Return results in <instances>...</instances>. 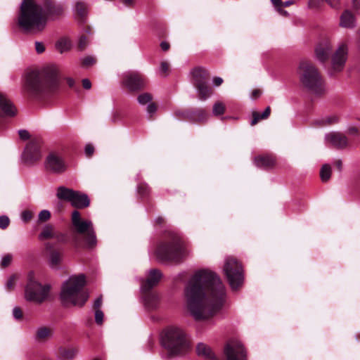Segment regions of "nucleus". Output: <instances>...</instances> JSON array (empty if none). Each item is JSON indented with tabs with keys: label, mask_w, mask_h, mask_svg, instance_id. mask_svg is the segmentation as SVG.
<instances>
[{
	"label": "nucleus",
	"mask_w": 360,
	"mask_h": 360,
	"mask_svg": "<svg viewBox=\"0 0 360 360\" xmlns=\"http://www.w3.org/2000/svg\"><path fill=\"white\" fill-rule=\"evenodd\" d=\"M88 45L87 37L84 35H82L79 39L78 48L80 51H83L86 49Z\"/></svg>",
	"instance_id": "ea45409f"
},
{
	"label": "nucleus",
	"mask_w": 360,
	"mask_h": 360,
	"mask_svg": "<svg viewBox=\"0 0 360 360\" xmlns=\"http://www.w3.org/2000/svg\"><path fill=\"white\" fill-rule=\"evenodd\" d=\"M35 49L37 53H42L45 51V46L41 42L36 41Z\"/></svg>",
	"instance_id": "de8ad7c7"
},
{
	"label": "nucleus",
	"mask_w": 360,
	"mask_h": 360,
	"mask_svg": "<svg viewBox=\"0 0 360 360\" xmlns=\"http://www.w3.org/2000/svg\"><path fill=\"white\" fill-rule=\"evenodd\" d=\"M53 245L50 243L45 244L46 250L49 252L48 262L49 266L52 269H58L62 261V255L60 252L53 250Z\"/></svg>",
	"instance_id": "412c9836"
},
{
	"label": "nucleus",
	"mask_w": 360,
	"mask_h": 360,
	"mask_svg": "<svg viewBox=\"0 0 360 360\" xmlns=\"http://www.w3.org/2000/svg\"><path fill=\"white\" fill-rule=\"evenodd\" d=\"M10 224L9 218L6 215L0 217V229H5L8 227Z\"/></svg>",
	"instance_id": "a19ab883"
},
{
	"label": "nucleus",
	"mask_w": 360,
	"mask_h": 360,
	"mask_svg": "<svg viewBox=\"0 0 360 360\" xmlns=\"http://www.w3.org/2000/svg\"><path fill=\"white\" fill-rule=\"evenodd\" d=\"M223 271L233 290H237L243 284V271L241 264L237 259L227 257L225 259Z\"/></svg>",
	"instance_id": "9d476101"
},
{
	"label": "nucleus",
	"mask_w": 360,
	"mask_h": 360,
	"mask_svg": "<svg viewBox=\"0 0 360 360\" xmlns=\"http://www.w3.org/2000/svg\"><path fill=\"white\" fill-rule=\"evenodd\" d=\"M13 315L15 319H20L22 316V311L18 307H15L13 309Z\"/></svg>",
	"instance_id": "a18cd8bd"
},
{
	"label": "nucleus",
	"mask_w": 360,
	"mask_h": 360,
	"mask_svg": "<svg viewBox=\"0 0 360 360\" xmlns=\"http://www.w3.org/2000/svg\"><path fill=\"white\" fill-rule=\"evenodd\" d=\"M338 122L339 117L335 115H331L316 120L315 124L323 127L337 124Z\"/></svg>",
	"instance_id": "c756f323"
},
{
	"label": "nucleus",
	"mask_w": 360,
	"mask_h": 360,
	"mask_svg": "<svg viewBox=\"0 0 360 360\" xmlns=\"http://www.w3.org/2000/svg\"><path fill=\"white\" fill-rule=\"evenodd\" d=\"M84 152L87 156H91L94 152V148L93 146L90 144L86 145L85 146Z\"/></svg>",
	"instance_id": "603ef678"
},
{
	"label": "nucleus",
	"mask_w": 360,
	"mask_h": 360,
	"mask_svg": "<svg viewBox=\"0 0 360 360\" xmlns=\"http://www.w3.org/2000/svg\"><path fill=\"white\" fill-rule=\"evenodd\" d=\"M157 110V107L154 103H150L147 106V112L150 115V116L153 115Z\"/></svg>",
	"instance_id": "8fccbe9b"
},
{
	"label": "nucleus",
	"mask_w": 360,
	"mask_h": 360,
	"mask_svg": "<svg viewBox=\"0 0 360 360\" xmlns=\"http://www.w3.org/2000/svg\"><path fill=\"white\" fill-rule=\"evenodd\" d=\"M332 7L335 8L338 6L339 0H326Z\"/></svg>",
	"instance_id": "0e129e2a"
},
{
	"label": "nucleus",
	"mask_w": 360,
	"mask_h": 360,
	"mask_svg": "<svg viewBox=\"0 0 360 360\" xmlns=\"http://www.w3.org/2000/svg\"><path fill=\"white\" fill-rule=\"evenodd\" d=\"M41 153V142L38 139L32 140L26 146L23 158L27 163H33L40 160Z\"/></svg>",
	"instance_id": "dca6fc26"
},
{
	"label": "nucleus",
	"mask_w": 360,
	"mask_h": 360,
	"mask_svg": "<svg viewBox=\"0 0 360 360\" xmlns=\"http://www.w3.org/2000/svg\"><path fill=\"white\" fill-rule=\"evenodd\" d=\"M124 84L130 91H138L146 86V79L138 72H127L124 75Z\"/></svg>",
	"instance_id": "2eb2a0df"
},
{
	"label": "nucleus",
	"mask_w": 360,
	"mask_h": 360,
	"mask_svg": "<svg viewBox=\"0 0 360 360\" xmlns=\"http://www.w3.org/2000/svg\"><path fill=\"white\" fill-rule=\"evenodd\" d=\"M155 254L161 262H180L190 255V250L178 233L169 231L159 243Z\"/></svg>",
	"instance_id": "7ed1b4c3"
},
{
	"label": "nucleus",
	"mask_w": 360,
	"mask_h": 360,
	"mask_svg": "<svg viewBox=\"0 0 360 360\" xmlns=\"http://www.w3.org/2000/svg\"><path fill=\"white\" fill-rule=\"evenodd\" d=\"M49 291V285L40 283L33 272L28 274L27 284L25 289V298L27 301L40 304L48 299Z\"/></svg>",
	"instance_id": "6e6552de"
},
{
	"label": "nucleus",
	"mask_w": 360,
	"mask_h": 360,
	"mask_svg": "<svg viewBox=\"0 0 360 360\" xmlns=\"http://www.w3.org/2000/svg\"><path fill=\"white\" fill-rule=\"evenodd\" d=\"M82 85H83V87L86 89H89L91 87V82L88 79H84L82 80Z\"/></svg>",
	"instance_id": "4d7b16f0"
},
{
	"label": "nucleus",
	"mask_w": 360,
	"mask_h": 360,
	"mask_svg": "<svg viewBox=\"0 0 360 360\" xmlns=\"http://www.w3.org/2000/svg\"><path fill=\"white\" fill-rule=\"evenodd\" d=\"M78 354V349L76 348H63L59 349V359L60 360H73Z\"/></svg>",
	"instance_id": "c85d7f7f"
},
{
	"label": "nucleus",
	"mask_w": 360,
	"mask_h": 360,
	"mask_svg": "<svg viewBox=\"0 0 360 360\" xmlns=\"http://www.w3.org/2000/svg\"><path fill=\"white\" fill-rule=\"evenodd\" d=\"M57 50L60 53H63L65 51H68L71 48V42L67 38H63L60 39L56 44Z\"/></svg>",
	"instance_id": "7c9ffc66"
},
{
	"label": "nucleus",
	"mask_w": 360,
	"mask_h": 360,
	"mask_svg": "<svg viewBox=\"0 0 360 360\" xmlns=\"http://www.w3.org/2000/svg\"><path fill=\"white\" fill-rule=\"evenodd\" d=\"M353 6L356 9L360 8V0H353Z\"/></svg>",
	"instance_id": "69168bd1"
},
{
	"label": "nucleus",
	"mask_w": 360,
	"mask_h": 360,
	"mask_svg": "<svg viewBox=\"0 0 360 360\" xmlns=\"http://www.w3.org/2000/svg\"><path fill=\"white\" fill-rule=\"evenodd\" d=\"M271 3L273 4V5L276 7V8H278V11L282 12L283 14L286 15L287 14V12L286 11H283L281 9V4H282V1L281 0H271Z\"/></svg>",
	"instance_id": "3c124183"
},
{
	"label": "nucleus",
	"mask_w": 360,
	"mask_h": 360,
	"mask_svg": "<svg viewBox=\"0 0 360 360\" xmlns=\"http://www.w3.org/2000/svg\"><path fill=\"white\" fill-rule=\"evenodd\" d=\"M255 163L257 167L269 169L275 164V159L270 155L258 156L255 158Z\"/></svg>",
	"instance_id": "a878e982"
},
{
	"label": "nucleus",
	"mask_w": 360,
	"mask_h": 360,
	"mask_svg": "<svg viewBox=\"0 0 360 360\" xmlns=\"http://www.w3.org/2000/svg\"><path fill=\"white\" fill-rule=\"evenodd\" d=\"M271 113V108L269 106L266 107L264 111L261 114L262 119H266Z\"/></svg>",
	"instance_id": "5fc2aeb1"
},
{
	"label": "nucleus",
	"mask_w": 360,
	"mask_h": 360,
	"mask_svg": "<svg viewBox=\"0 0 360 360\" xmlns=\"http://www.w3.org/2000/svg\"><path fill=\"white\" fill-rule=\"evenodd\" d=\"M103 320V313L101 309H96L95 311V321L98 324H101Z\"/></svg>",
	"instance_id": "79ce46f5"
},
{
	"label": "nucleus",
	"mask_w": 360,
	"mask_h": 360,
	"mask_svg": "<svg viewBox=\"0 0 360 360\" xmlns=\"http://www.w3.org/2000/svg\"><path fill=\"white\" fill-rule=\"evenodd\" d=\"M162 278L161 272L158 269H151L148 272V278L141 284V289L146 292L144 295V302L147 307L154 308L158 302V295L148 292L152 288L156 285Z\"/></svg>",
	"instance_id": "f8f14e48"
},
{
	"label": "nucleus",
	"mask_w": 360,
	"mask_h": 360,
	"mask_svg": "<svg viewBox=\"0 0 360 360\" xmlns=\"http://www.w3.org/2000/svg\"><path fill=\"white\" fill-rule=\"evenodd\" d=\"M77 13L83 17L86 13V6L84 2L78 1L75 6Z\"/></svg>",
	"instance_id": "72a5a7b5"
},
{
	"label": "nucleus",
	"mask_w": 360,
	"mask_h": 360,
	"mask_svg": "<svg viewBox=\"0 0 360 360\" xmlns=\"http://www.w3.org/2000/svg\"><path fill=\"white\" fill-rule=\"evenodd\" d=\"M101 305H102V297L101 296L95 300L94 304V307L96 310L99 309V308L101 307Z\"/></svg>",
	"instance_id": "864d4df0"
},
{
	"label": "nucleus",
	"mask_w": 360,
	"mask_h": 360,
	"mask_svg": "<svg viewBox=\"0 0 360 360\" xmlns=\"http://www.w3.org/2000/svg\"><path fill=\"white\" fill-rule=\"evenodd\" d=\"M227 360H246V353L240 342L231 340L224 348Z\"/></svg>",
	"instance_id": "4468645a"
},
{
	"label": "nucleus",
	"mask_w": 360,
	"mask_h": 360,
	"mask_svg": "<svg viewBox=\"0 0 360 360\" xmlns=\"http://www.w3.org/2000/svg\"><path fill=\"white\" fill-rule=\"evenodd\" d=\"M57 84V75L54 71L32 70L27 73L25 89L32 97H39L52 91Z\"/></svg>",
	"instance_id": "20e7f679"
},
{
	"label": "nucleus",
	"mask_w": 360,
	"mask_h": 360,
	"mask_svg": "<svg viewBox=\"0 0 360 360\" xmlns=\"http://www.w3.org/2000/svg\"><path fill=\"white\" fill-rule=\"evenodd\" d=\"M185 297L190 315L195 321H204L214 316L222 307L225 287L216 273L202 269L196 271L190 279Z\"/></svg>",
	"instance_id": "f257e3e1"
},
{
	"label": "nucleus",
	"mask_w": 360,
	"mask_h": 360,
	"mask_svg": "<svg viewBox=\"0 0 360 360\" xmlns=\"http://www.w3.org/2000/svg\"><path fill=\"white\" fill-rule=\"evenodd\" d=\"M196 352L199 356L204 357L207 360H215V356L212 350L208 345L204 343L200 342L198 344Z\"/></svg>",
	"instance_id": "bb28decb"
},
{
	"label": "nucleus",
	"mask_w": 360,
	"mask_h": 360,
	"mask_svg": "<svg viewBox=\"0 0 360 360\" xmlns=\"http://www.w3.org/2000/svg\"><path fill=\"white\" fill-rule=\"evenodd\" d=\"M56 196L59 200L70 202L76 208L87 207L90 204L89 198L86 194L65 186L57 188Z\"/></svg>",
	"instance_id": "9b49d317"
},
{
	"label": "nucleus",
	"mask_w": 360,
	"mask_h": 360,
	"mask_svg": "<svg viewBox=\"0 0 360 360\" xmlns=\"http://www.w3.org/2000/svg\"><path fill=\"white\" fill-rule=\"evenodd\" d=\"M169 70V65L167 62H162L160 67V72L162 75H166Z\"/></svg>",
	"instance_id": "09e8293b"
},
{
	"label": "nucleus",
	"mask_w": 360,
	"mask_h": 360,
	"mask_svg": "<svg viewBox=\"0 0 360 360\" xmlns=\"http://www.w3.org/2000/svg\"><path fill=\"white\" fill-rule=\"evenodd\" d=\"M222 83H223V79H222V78H221V77H214V79H213V84H214V86H220Z\"/></svg>",
	"instance_id": "6e6d98bb"
},
{
	"label": "nucleus",
	"mask_w": 360,
	"mask_h": 360,
	"mask_svg": "<svg viewBox=\"0 0 360 360\" xmlns=\"http://www.w3.org/2000/svg\"><path fill=\"white\" fill-rule=\"evenodd\" d=\"M331 175V167L328 164H325L322 166L320 171V176L321 181L323 182L327 181Z\"/></svg>",
	"instance_id": "2f4dec72"
},
{
	"label": "nucleus",
	"mask_w": 360,
	"mask_h": 360,
	"mask_svg": "<svg viewBox=\"0 0 360 360\" xmlns=\"http://www.w3.org/2000/svg\"><path fill=\"white\" fill-rule=\"evenodd\" d=\"M347 45L345 43L340 44L332 58V63L335 70H341L342 69L347 58Z\"/></svg>",
	"instance_id": "a211bd4d"
},
{
	"label": "nucleus",
	"mask_w": 360,
	"mask_h": 360,
	"mask_svg": "<svg viewBox=\"0 0 360 360\" xmlns=\"http://www.w3.org/2000/svg\"><path fill=\"white\" fill-rule=\"evenodd\" d=\"M122 2L127 6H131L134 4V0H122Z\"/></svg>",
	"instance_id": "774afa93"
},
{
	"label": "nucleus",
	"mask_w": 360,
	"mask_h": 360,
	"mask_svg": "<svg viewBox=\"0 0 360 360\" xmlns=\"http://www.w3.org/2000/svg\"><path fill=\"white\" fill-rule=\"evenodd\" d=\"M96 59L91 56L84 57L82 60V65L85 67H89L94 65L96 63Z\"/></svg>",
	"instance_id": "58836bf2"
},
{
	"label": "nucleus",
	"mask_w": 360,
	"mask_h": 360,
	"mask_svg": "<svg viewBox=\"0 0 360 360\" xmlns=\"http://www.w3.org/2000/svg\"><path fill=\"white\" fill-rule=\"evenodd\" d=\"M348 133L351 135L356 136L358 134L359 131L356 127H349L348 129Z\"/></svg>",
	"instance_id": "13d9d810"
},
{
	"label": "nucleus",
	"mask_w": 360,
	"mask_h": 360,
	"mask_svg": "<svg viewBox=\"0 0 360 360\" xmlns=\"http://www.w3.org/2000/svg\"><path fill=\"white\" fill-rule=\"evenodd\" d=\"M331 49L330 45L328 43L320 44L315 51L316 58L321 62H324L328 58Z\"/></svg>",
	"instance_id": "b1692460"
},
{
	"label": "nucleus",
	"mask_w": 360,
	"mask_h": 360,
	"mask_svg": "<svg viewBox=\"0 0 360 360\" xmlns=\"http://www.w3.org/2000/svg\"><path fill=\"white\" fill-rule=\"evenodd\" d=\"M19 136L22 140H27L30 138L29 132L25 129H20L18 131Z\"/></svg>",
	"instance_id": "49530a36"
},
{
	"label": "nucleus",
	"mask_w": 360,
	"mask_h": 360,
	"mask_svg": "<svg viewBox=\"0 0 360 360\" xmlns=\"http://www.w3.org/2000/svg\"><path fill=\"white\" fill-rule=\"evenodd\" d=\"M53 330L51 328L47 326H41L36 330L35 340L37 341L45 342L51 338Z\"/></svg>",
	"instance_id": "393cba45"
},
{
	"label": "nucleus",
	"mask_w": 360,
	"mask_h": 360,
	"mask_svg": "<svg viewBox=\"0 0 360 360\" xmlns=\"http://www.w3.org/2000/svg\"><path fill=\"white\" fill-rule=\"evenodd\" d=\"M51 218V212L47 210H41L38 215L39 222H44Z\"/></svg>",
	"instance_id": "f704fd0d"
},
{
	"label": "nucleus",
	"mask_w": 360,
	"mask_h": 360,
	"mask_svg": "<svg viewBox=\"0 0 360 360\" xmlns=\"http://www.w3.org/2000/svg\"><path fill=\"white\" fill-rule=\"evenodd\" d=\"M71 221L75 232L83 236L86 246L94 248L97 240L91 221L83 219L77 210L72 212Z\"/></svg>",
	"instance_id": "1a4fd4ad"
},
{
	"label": "nucleus",
	"mask_w": 360,
	"mask_h": 360,
	"mask_svg": "<svg viewBox=\"0 0 360 360\" xmlns=\"http://www.w3.org/2000/svg\"><path fill=\"white\" fill-rule=\"evenodd\" d=\"M297 75L302 85L311 94L321 96L325 93V83L319 70L309 61L300 62Z\"/></svg>",
	"instance_id": "423d86ee"
},
{
	"label": "nucleus",
	"mask_w": 360,
	"mask_h": 360,
	"mask_svg": "<svg viewBox=\"0 0 360 360\" xmlns=\"http://www.w3.org/2000/svg\"><path fill=\"white\" fill-rule=\"evenodd\" d=\"M192 75L194 79V86L197 89L200 99H207L212 95V91L207 84V72L205 70L202 68H194L192 70Z\"/></svg>",
	"instance_id": "ddd939ff"
},
{
	"label": "nucleus",
	"mask_w": 360,
	"mask_h": 360,
	"mask_svg": "<svg viewBox=\"0 0 360 360\" xmlns=\"http://www.w3.org/2000/svg\"><path fill=\"white\" fill-rule=\"evenodd\" d=\"M152 100V96L150 94L144 93L138 96V102L141 105H145Z\"/></svg>",
	"instance_id": "c9c22d12"
},
{
	"label": "nucleus",
	"mask_w": 360,
	"mask_h": 360,
	"mask_svg": "<svg viewBox=\"0 0 360 360\" xmlns=\"http://www.w3.org/2000/svg\"><path fill=\"white\" fill-rule=\"evenodd\" d=\"M58 238H54L55 239H56L58 242H60V243H64L65 241V236L64 234L63 233H58Z\"/></svg>",
	"instance_id": "680f3d73"
},
{
	"label": "nucleus",
	"mask_w": 360,
	"mask_h": 360,
	"mask_svg": "<svg viewBox=\"0 0 360 360\" xmlns=\"http://www.w3.org/2000/svg\"><path fill=\"white\" fill-rule=\"evenodd\" d=\"M162 345L172 354H179L190 349V342L184 331L176 326L166 329L162 337Z\"/></svg>",
	"instance_id": "0eeeda50"
},
{
	"label": "nucleus",
	"mask_w": 360,
	"mask_h": 360,
	"mask_svg": "<svg viewBox=\"0 0 360 360\" xmlns=\"http://www.w3.org/2000/svg\"><path fill=\"white\" fill-rule=\"evenodd\" d=\"M160 47L162 51H167L169 49V44L166 41H162L160 44Z\"/></svg>",
	"instance_id": "052dcab7"
},
{
	"label": "nucleus",
	"mask_w": 360,
	"mask_h": 360,
	"mask_svg": "<svg viewBox=\"0 0 360 360\" xmlns=\"http://www.w3.org/2000/svg\"><path fill=\"white\" fill-rule=\"evenodd\" d=\"M83 274L70 276L62 285L60 299L64 304L82 307L89 298L87 292L83 290L85 285Z\"/></svg>",
	"instance_id": "39448f33"
},
{
	"label": "nucleus",
	"mask_w": 360,
	"mask_h": 360,
	"mask_svg": "<svg viewBox=\"0 0 360 360\" xmlns=\"http://www.w3.org/2000/svg\"><path fill=\"white\" fill-rule=\"evenodd\" d=\"M67 82H68V84L70 86V87H72L74 86V84H75V81L72 78H68L67 79Z\"/></svg>",
	"instance_id": "338daca9"
},
{
	"label": "nucleus",
	"mask_w": 360,
	"mask_h": 360,
	"mask_svg": "<svg viewBox=\"0 0 360 360\" xmlns=\"http://www.w3.org/2000/svg\"><path fill=\"white\" fill-rule=\"evenodd\" d=\"M18 279V276L15 274L12 275L6 283V288L8 290H12L14 288L15 283Z\"/></svg>",
	"instance_id": "4c0bfd02"
},
{
	"label": "nucleus",
	"mask_w": 360,
	"mask_h": 360,
	"mask_svg": "<svg viewBox=\"0 0 360 360\" xmlns=\"http://www.w3.org/2000/svg\"><path fill=\"white\" fill-rule=\"evenodd\" d=\"M58 13L51 2L41 5L36 0H22L17 24L25 32L38 33L45 28L48 20Z\"/></svg>",
	"instance_id": "f03ea898"
},
{
	"label": "nucleus",
	"mask_w": 360,
	"mask_h": 360,
	"mask_svg": "<svg viewBox=\"0 0 360 360\" xmlns=\"http://www.w3.org/2000/svg\"><path fill=\"white\" fill-rule=\"evenodd\" d=\"M13 259V256L11 254H6L2 256L1 260V266L4 268L10 265Z\"/></svg>",
	"instance_id": "e433bc0d"
},
{
	"label": "nucleus",
	"mask_w": 360,
	"mask_h": 360,
	"mask_svg": "<svg viewBox=\"0 0 360 360\" xmlns=\"http://www.w3.org/2000/svg\"><path fill=\"white\" fill-rule=\"evenodd\" d=\"M58 236V233L55 231L54 227L51 224H46L43 227L38 237L40 240H44Z\"/></svg>",
	"instance_id": "cd10ccee"
},
{
	"label": "nucleus",
	"mask_w": 360,
	"mask_h": 360,
	"mask_svg": "<svg viewBox=\"0 0 360 360\" xmlns=\"http://www.w3.org/2000/svg\"><path fill=\"white\" fill-rule=\"evenodd\" d=\"M340 25L344 28H354L356 26V20L351 11H345L340 17Z\"/></svg>",
	"instance_id": "5701e85b"
},
{
	"label": "nucleus",
	"mask_w": 360,
	"mask_h": 360,
	"mask_svg": "<svg viewBox=\"0 0 360 360\" xmlns=\"http://www.w3.org/2000/svg\"><path fill=\"white\" fill-rule=\"evenodd\" d=\"M225 112V105L221 102H217L214 104L212 108V113L216 115H223Z\"/></svg>",
	"instance_id": "473e14b6"
},
{
	"label": "nucleus",
	"mask_w": 360,
	"mask_h": 360,
	"mask_svg": "<svg viewBox=\"0 0 360 360\" xmlns=\"http://www.w3.org/2000/svg\"><path fill=\"white\" fill-rule=\"evenodd\" d=\"M32 217V212L30 210H25L21 214V219L25 222L30 221Z\"/></svg>",
	"instance_id": "37998d69"
},
{
	"label": "nucleus",
	"mask_w": 360,
	"mask_h": 360,
	"mask_svg": "<svg viewBox=\"0 0 360 360\" xmlns=\"http://www.w3.org/2000/svg\"><path fill=\"white\" fill-rule=\"evenodd\" d=\"M325 143L337 149H343L348 145V139L347 136L339 131H330L326 133L324 136Z\"/></svg>",
	"instance_id": "f3484780"
},
{
	"label": "nucleus",
	"mask_w": 360,
	"mask_h": 360,
	"mask_svg": "<svg viewBox=\"0 0 360 360\" xmlns=\"http://www.w3.org/2000/svg\"><path fill=\"white\" fill-rule=\"evenodd\" d=\"M46 169L53 173H60L65 171V166L61 158L55 153H50L45 162Z\"/></svg>",
	"instance_id": "6ab92c4d"
},
{
	"label": "nucleus",
	"mask_w": 360,
	"mask_h": 360,
	"mask_svg": "<svg viewBox=\"0 0 360 360\" xmlns=\"http://www.w3.org/2000/svg\"><path fill=\"white\" fill-rule=\"evenodd\" d=\"M252 115V120L250 123L252 126L255 125L260 120H262L261 117V114L256 111H253Z\"/></svg>",
	"instance_id": "c03bdc74"
},
{
	"label": "nucleus",
	"mask_w": 360,
	"mask_h": 360,
	"mask_svg": "<svg viewBox=\"0 0 360 360\" xmlns=\"http://www.w3.org/2000/svg\"><path fill=\"white\" fill-rule=\"evenodd\" d=\"M17 113V109L8 98L7 95L0 91V116L12 117Z\"/></svg>",
	"instance_id": "aec40b11"
},
{
	"label": "nucleus",
	"mask_w": 360,
	"mask_h": 360,
	"mask_svg": "<svg viewBox=\"0 0 360 360\" xmlns=\"http://www.w3.org/2000/svg\"><path fill=\"white\" fill-rule=\"evenodd\" d=\"M262 92L259 89H255L252 93V98H258L261 95Z\"/></svg>",
	"instance_id": "e2e57ef3"
},
{
	"label": "nucleus",
	"mask_w": 360,
	"mask_h": 360,
	"mask_svg": "<svg viewBox=\"0 0 360 360\" xmlns=\"http://www.w3.org/2000/svg\"><path fill=\"white\" fill-rule=\"evenodd\" d=\"M183 115L193 122H198L205 121L208 116L203 109L188 110Z\"/></svg>",
	"instance_id": "4be33fe9"
},
{
	"label": "nucleus",
	"mask_w": 360,
	"mask_h": 360,
	"mask_svg": "<svg viewBox=\"0 0 360 360\" xmlns=\"http://www.w3.org/2000/svg\"><path fill=\"white\" fill-rule=\"evenodd\" d=\"M335 165L338 169L339 172H341L342 169V162L341 160H337L335 162Z\"/></svg>",
	"instance_id": "bf43d9fd"
}]
</instances>
